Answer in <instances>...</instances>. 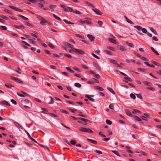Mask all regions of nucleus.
Listing matches in <instances>:
<instances>
[{
    "label": "nucleus",
    "mask_w": 161,
    "mask_h": 161,
    "mask_svg": "<svg viewBox=\"0 0 161 161\" xmlns=\"http://www.w3.org/2000/svg\"><path fill=\"white\" fill-rule=\"evenodd\" d=\"M69 52L72 53H75L77 55L80 54L84 55L85 54V52L82 50L75 48H73L72 49H70L69 51Z\"/></svg>",
    "instance_id": "nucleus-1"
},
{
    "label": "nucleus",
    "mask_w": 161,
    "mask_h": 161,
    "mask_svg": "<svg viewBox=\"0 0 161 161\" xmlns=\"http://www.w3.org/2000/svg\"><path fill=\"white\" fill-rule=\"evenodd\" d=\"M79 130L82 132H87L88 133H93V131L89 128H86L84 127H80L79 129Z\"/></svg>",
    "instance_id": "nucleus-2"
},
{
    "label": "nucleus",
    "mask_w": 161,
    "mask_h": 161,
    "mask_svg": "<svg viewBox=\"0 0 161 161\" xmlns=\"http://www.w3.org/2000/svg\"><path fill=\"white\" fill-rule=\"evenodd\" d=\"M36 16L40 20H41V21L40 22V23L42 25H44V23H47V21L44 18H43V17H42L41 16L38 15H36Z\"/></svg>",
    "instance_id": "nucleus-3"
},
{
    "label": "nucleus",
    "mask_w": 161,
    "mask_h": 161,
    "mask_svg": "<svg viewBox=\"0 0 161 161\" xmlns=\"http://www.w3.org/2000/svg\"><path fill=\"white\" fill-rule=\"evenodd\" d=\"M68 8L69 9V11L70 12H73V13L77 14H81V13L76 10H73V8L71 7H68Z\"/></svg>",
    "instance_id": "nucleus-4"
},
{
    "label": "nucleus",
    "mask_w": 161,
    "mask_h": 161,
    "mask_svg": "<svg viewBox=\"0 0 161 161\" xmlns=\"http://www.w3.org/2000/svg\"><path fill=\"white\" fill-rule=\"evenodd\" d=\"M9 7L16 11L19 12H22L23 11V10L17 7H16L13 6L9 5Z\"/></svg>",
    "instance_id": "nucleus-5"
},
{
    "label": "nucleus",
    "mask_w": 161,
    "mask_h": 161,
    "mask_svg": "<svg viewBox=\"0 0 161 161\" xmlns=\"http://www.w3.org/2000/svg\"><path fill=\"white\" fill-rule=\"evenodd\" d=\"M10 77L12 80H14V81L18 83H23L22 81L20 80L18 78H16L12 76H11Z\"/></svg>",
    "instance_id": "nucleus-6"
},
{
    "label": "nucleus",
    "mask_w": 161,
    "mask_h": 161,
    "mask_svg": "<svg viewBox=\"0 0 161 161\" xmlns=\"http://www.w3.org/2000/svg\"><path fill=\"white\" fill-rule=\"evenodd\" d=\"M92 10L97 15H101L103 14L102 12L96 8L92 9Z\"/></svg>",
    "instance_id": "nucleus-7"
},
{
    "label": "nucleus",
    "mask_w": 161,
    "mask_h": 161,
    "mask_svg": "<svg viewBox=\"0 0 161 161\" xmlns=\"http://www.w3.org/2000/svg\"><path fill=\"white\" fill-rule=\"evenodd\" d=\"M79 22L82 23V24H84L85 23H86L88 25L92 24V23L91 21H88V20H84L83 21L81 20H80L79 21Z\"/></svg>",
    "instance_id": "nucleus-8"
},
{
    "label": "nucleus",
    "mask_w": 161,
    "mask_h": 161,
    "mask_svg": "<svg viewBox=\"0 0 161 161\" xmlns=\"http://www.w3.org/2000/svg\"><path fill=\"white\" fill-rule=\"evenodd\" d=\"M87 36L91 42L93 41L95 39V37L92 35L87 34Z\"/></svg>",
    "instance_id": "nucleus-9"
},
{
    "label": "nucleus",
    "mask_w": 161,
    "mask_h": 161,
    "mask_svg": "<svg viewBox=\"0 0 161 161\" xmlns=\"http://www.w3.org/2000/svg\"><path fill=\"white\" fill-rule=\"evenodd\" d=\"M117 47L119 50L121 51H125L126 50L125 47L121 45H118Z\"/></svg>",
    "instance_id": "nucleus-10"
},
{
    "label": "nucleus",
    "mask_w": 161,
    "mask_h": 161,
    "mask_svg": "<svg viewBox=\"0 0 161 161\" xmlns=\"http://www.w3.org/2000/svg\"><path fill=\"white\" fill-rule=\"evenodd\" d=\"M108 40L110 42H111L114 43L115 44H118V42H117L115 40H114V39L111 38H108Z\"/></svg>",
    "instance_id": "nucleus-11"
},
{
    "label": "nucleus",
    "mask_w": 161,
    "mask_h": 161,
    "mask_svg": "<svg viewBox=\"0 0 161 161\" xmlns=\"http://www.w3.org/2000/svg\"><path fill=\"white\" fill-rule=\"evenodd\" d=\"M14 123L16 127L20 128L21 129H24V128L18 123L16 122H14Z\"/></svg>",
    "instance_id": "nucleus-12"
},
{
    "label": "nucleus",
    "mask_w": 161,
    "mask_h": 161,
    "mask_svg": "<svg viewBox=\"0 0 161 161\" xmlns=\"http://www.w3.org/2000/svg\"><path fill=\"white\" fill-rule=\"evenodd\" d=\"M1 103L2 104L5 105L7 106H9L10 105V104L7 101H1Z\"/></svg>",
    "instance_id": "nucleus-13"
},
{
    "label": "nucleus",
    "mask_w": 161,
    "mask_h": 161,
    "mask_svg": "<svg viewBox=\"0 0 161 161\" xmlns=\"http://www.w3.org/2000/svg\"><path fill=\"white\" fill-rule=\"evenodd\" d=\"M87 141L90 142L94 144H96L97 143V142L96 141L92 139L87 138Z\"/></svg>",
    "instance_id": "nucleus-14"
},
{
    "label": "nucleus",
    "mask_w": 161,
    "mask_h": 161,
    "mask_svg": "<svg viewBox=\"0 0 161 161\" xmlns=\"http://www.w3.org/2000/svg\"><path fill=\"white\" fill-rule=\"evenodd\" d=\"M85 96L86 98H87L90 101L93 102L95 101L94 99L91 98V97H89V95L86 94Z\"/></svg>",
    "instance_id": "nucleus-15"
},
{
    "label": "nucleus",
    "mask_w": 161,
    "mask_h": 161,
    "mask_svg": "<svg viewBox=\"0 0 161 161\" xmlns=\"http://www.w3.org/2000/svg\"><path fill=\"white\" fill-rule=\"evenodd\" d=\"M93 65L94 66H95L96 68L98 70H100L101 68L99 67L98 64H97L95 63V62H93Z\"/></svg>",
    "instance_id": "nucleus-16"
},
{
    "label": "nucleus",
    "mask_w": 161,
    "mask_h": 161,
    "mask_svg": "<svg viewBox=\"0 0 161 161\" xmlns=\"http://www.w3.org/2000/svg\"><path fill=\"white\" fill-rule=\"evenodd\" d=\"M14 27L15 28L17 29H20V28H21L24 29L25 28V27L22 25H20L19 26H18L16 25H14Z\"/></svg>",
    "instance_id": "nucleus-17"
},
{
    "label": "nucleus",
    "mask_w": 161,
    "mask_h": 161,
    "mask_svg": "<svg viewBox=\"0 0 161 161\" xmlns=\"http://www.w3.org/2000/svg\"><path fill=\"white\" fill-rule=\"evenodd\" d=\"M64 44L65 46H68L70 48H73V46L72 45L68 42H65L64 43Z\"/></svg>",
    "instance_id": "nucleus-18"
},
{
    "label": "nucleus",
    "mask_w": 161,
    "mask_h": 161,
    "mask_svg": "<svg viewBox=\"0 0 161 161\" xmlns=\"http://www.w3.org/2000/svg\"><path fill=\"white\" fill-rule=\"evenodd\" d=\"M125 113L127 115L129 116L130 117H132V115L128 109H126L125 110Z\"/></svg>",
    "instance_id": "nucleus-19"
},
{
    "label": "nucleus",
    "mask_w": 161,
    "mask_h": 161,
    "mask_svg": "<svg viewBox=\"0 0 161 161\" xmlns=\"http://www.w3.org/2000/svg\"><path fill=\"white\" fill-rule=\"evenodd\" d=\"M143 83L144 84L147 86H152V84L150 82L147 81H144Z\"/></svg>",
    "instance_id": "nucleus-20"
},
{
    "label": "nucleus",
    "mask_w": 161,
    "mask_h": 161,
    "mask_svg": "<svg viewBox=\"0 0 161 161\" xmlns=\"http://www.w3.org/2000/svg\"><path fill=\"white\" fill-rule=\"evenodd\" d=\"M151 49L152 50L153 52H154L156 55H159V54L158 53V52L156 51L153 47H151Z\"/></svg>",
    "instance_id": "nucleus-21"
},
{
    "label": "nucleus",
    "mask_w": 161,
    "mask_h": 161,
    "mask_svg": "<svg viewBox=\"0 0 161 161\" xmlns=\"http://www.w3.org/2000/svg\"><path fill=\"white\" fill-rule=\"evenodd\" d=\"M112 152L118 156L119 157H121V155L119 154V152L117 151L112 150Z\"/></svg>",
    "instance_id": "nucleus-22"
},
{
    "label": "nucleus",
    "mask_w": 161,
    "mask_h": 161,
    "mask_svg": "<svg viewBox=\"0 0 161 161\" xmlns=\"http://www.w3.org/2000/svg\"><path fill=\"white\" fill-rule=\"evenodd\" d=\"M95 87L96 88V89L98 91H103L104 90V89L103 88L99 86H96Z\"/></svg>",
    "instance_id": "nucleus-23"
},
{
    "label": "nucleus",
    "mask_w": 161,
    "mask_h": 161,
    "mask_svg": "<svg viewBox=\"0 0 161 161\" xmlns=\"http://www.w3.org/2000/svg\"><path fill=\"white\" fill-rule=\"evenodd\" d=\"M49 98L50 99V101L48 102V104H52L54 103V101L53 100V98L51 96H49Z\"/></svg>",
    "instance_id": "nucleus-24"
},
{
    "label": "nucleus",
    "mask_w": 161,
    "mask_h": 161,
    "mask_svg": "<svg viewBox=\"0 0 161 161\" xmlns=\"http://www.w3.org/2000/svg\"><path fill=\"white\" fill-rule=\"evenodd\" d=\"M104 52L106 53L108 55H112V52L110 51L104 50Z\"/></svg>",
    "instance_id": "nucleus-25"
},
{
    "label": "nucleus",
    "mask_w": 161,
    "mask_h": 161,
    "mask_svg": "<svg viewBox=\"0 0 161 161\" xmlns=\"http://www.w3.org/2000/svg\"><path fill=\"white\" fill-rule=\"evenodd\" d=\"M18 16H19V17L21 18H22L23 19H24L25 20H27L29 19L28 18H27L22 15H18Z\"/></svg>",
    "instance_id": "nucleus-26"
},
{
    "label": "nucleus",
    "mask_w": 161,
    "mask_h": 161,
    "mask_svg": "<svg viewBox=\"0 0 161 161\" xmlns=\"http://www.w3.org/2000/svg\"><path fill=\"white\" fill-rule=\"evenodd\" d=\"M0 29L1 30H7V27L5 26L1 25L0 26Z\"/></svg>",
    "instance_id": "nucleus-27"
},
{
    "label": "nucleus",
    "mask_w": 161,
    "mask_h": 161,
    "mask_svg": "<svg viewBox=\"0 0 161 161\" xmlns=\"http://www.w3.org/2000/svg\"><path fill=\"white\" fill-rule=\"evenodd\" d=\"M74 85L75 87L78 88H80L81 86V85L78 83H75Z\"/></svg>",
    "instance_id": "nucleus-28"
},
{
    "label": "nucleus",
    "mask_w": 161,
    "mask_h": 161,
    "mask_svg": "<svg viewBox=\"0 0 161 161\" xmlns=\"http://www.w3.org/2000/svg\"><path fill=\"white\" fill-rule=\"evenodd\" d=\"M93 78L91 80H90L87 81V83L91 85H93L94 84L93 80Z\"/></svg>",
    "instance_id": "nucleus-29"
},
{
    "label": "nucleus",
    "mask_w": 161,
    "mask_h": 161,
    "mask_svg": "<svg viewBox=\"0 0 161 161\" xmlns=\"http://www.w3.org/2000/svg\"><path fill=\"white\" fill-rule=\"evenodd\" d=\"M133 110L134 111H132V113H133L134 114H135V113H138L139 114L141 113V112L140 111H139V110H138L136 109H134Z\"/></svg>",
    "instance_id": "nucleus-30"
},
{
    "label": "nucleus",
    "mask_w": 161,
    "mask_h": 161,
    "mask_svg": "<svg viewBox=\"0 0 161 161\" xmlns=\"http://www.w3.org/2000/svg\"><path fill=\"white\" fill-rule=\"evenodd\" d=\"M134 27L136 28L138 30H141L142 29V27L141 26L139 25L135 26Z\"/></svg>",
    "instance_id": "nucleus-31"
},
{
    "label": "nucleus",
    "mask_w": 161,
    "mask_h": 161,
    "mask_svg": "<svg viewBox=\"0 0 161 161\" xmlns=\"http://www.w3.org/2000/svg\"><path fill=\"white\" fill-rule=\"evenodd\" d=\"M5 86H6L8 88H12V87H14V86H13L12 85H11L9 84H5Z\"/></svg>",
    "instance_id": "nucleus-32"
},
{
    "label": "nucleus",
    "mask_w": 161,
    "mask_h": 161,
    "mask_svg": "<svg viewBox=\"0 0 161 161\" xmlns=\"http://www.w3.org/2000/svg\"><path fill=\"white\" fill-rule=\"evenodd\" d=\"M53 16L56 19L59 20H61V19L59 17L57 16L55 14H53Z\"/></svg>",
    "instance_id": "nucleus-33"
},
{
    "label": "nucleus",
    "mask_w": 161,
    "mask_h": 161,
    "mask_svg": "<svg viewBox=\"0 0 161 161\" xmlns=\"http://www.w3.org/2000/svg\"><path fill=\"white\" fill-rule=\"evenodd\" d=\"M149 29L153 33H154L155 34H156L157 33V32L156 31V30L153 28V27H149Z\"/></svg>",
    "instance_id": "nucleus-34"
},
{
    "label": "nucleus",
    "mask_w": 161,
    "mask_h": 161,
    "mask_svg": "<svg viewBox=\"0 0 161 161\" xmlns=\"http://www.w3.org/2000/svg\"><path fill=\"white\" fill-rule=\"evenodd\" d=\"M48 114L51 117H57L58 116V115H56L53 113H48Z\"/></svg>",
    "instance_id": "nucleus-35"
},
{
    "label": "nucleus",
    "mask_w": 161,
    "mask_h": 161,
    "mask_svg": "<svg viewBox=\"0 0 161 161\" xmlns=\"http://www.w3.org/2000/svg\"><path fill=\"white\" fill-rule=\"evenodd\" d=\"M109 61L111 63L113 64H117V63L116 62V61L112 59H109Z\"/></svg>",
    "instance_id": "nucleus-36"
},
{
    "label": "nucleus",
    "mask_w": 161,
    "mask_h": 161,
    "mask_svg": "<svg viewBox=\"0 0 161 161\" xmlns=\"http://www.w3.org/2000/svg\"><path fill=\"white\" fill-rule=\"evenodd\" d=\"M3 11L4 12H7L9 14H12V11H11L8 10V9H7L6 8H4Z\"/></svg>",
    "instance_id": "nucleus-37"
},
{
    "label": "nucleus",
    "mask_w": 161,
    "mask_h": 161,
    "mask_svg": "<svg viewBox=\"0 0 161 161\" xmlns=\"http://www.w3.org/2000/svg\"><path fill=\"white\" fill-rule=\"evenodd\" d=\"M94 76L97 79H99L100 78V76L97 74H94Z\"/></svg>",
    "instance_id": "nucleus-38"
},
{
    "label": "nucleus",
    "mask_w": 161,
    "mask_h": 161,
    "mask_svg": "<svg viewBox=\"0 0 161 161\" xmlns=\"http://www.w3.org/2000/svg\"><path fill=\"white\" fill-rule=\"evenodd\" d=\"M75 36H77V37H79V38H81V39H84V37L83 36L80 35V34H75Z\"/></svg>",
    "instance_id": "nucleus-39"
},
{
    "label": "nucleus",
    "mask_w": 161,
    "mask_h": 161,
    "mask_svg": "<svg viewBox=\"0 0 161 161\" xmlns=\"http://www.w3.org/2000/svg\"><path fill=\"white\" fill-rule=\"evenodd\" d=\"M106 122L107 124L109 125H111L112 124V121L108 119L106 120Z\"/></svg>",
    "instance_id": "nucleus-40"
},
{
    "label": "nucleus",
    "mask_w": 161,
    "mask_h": 161,
    "mask_svg": "<svg viewBox=\"0 0 161 161\" xmlns=\"http://www.w3.org/2000/svg\"><path fill=\"white\" fill-rule=\"evenodd\" d=\"M48 46L49 47L52 49H54L55 48V47L52 45V44L50 43H49Z\"/></svg>",
    "instance_id": "nucleus-41"
},
{
    "label": "nucleus",
    "mask_w": 161,
    "mask_h": 161,
    "mask_svg": "<svg viewBox=\"0 0 161 161\" xmlns=\"http://www.w3.org/2000/svg\"><path fill=\"white\" fill-rule=\"evenodd\" d=\"M126 43L130 47H133L134 46L133 44L132 43H128L127 42H126Z\"/></svg>",
    "instance_id": "nucleus-42"
},
{
    "label": "nucleus",
    "mask_w": 161,
    "mask_h": 161,
    "mask_svg": "<svg viewBox=\"0 0 161 161\" xmlns=\"http://www.w3.org/2000/svg\"><path fill=\"white\" fill-rule=\"evenodd\" d=\"M134 117L135 118V120L136 121H140L142 120L141 119L137 116H134Z\"/></svg>",
    "instance_id": "nucleus-43"
},
{
    "label": "nucleus",
    "mask_w": 161,
    "mask_h": 161,
    "mask_svg": "<svg viewBox=\"0 0 161 161\" xmlns=\"http://www.w3.org/2000/svg\"><path fill=\"white\" fill-rule=\"evenodd\" d=\"M76 141L75 140H71L70 141V143L71 144L73 145H75L76 144Z\"/></svg>",
    "instance_id": "nucleus-44"
},
{
    "label": "nucleus",
    "mask_w": 161,
    "mask_h": 161,
    "mask_svg": "<svg viewBox=\"0 0 161 161\" xmlns=\"http://www.w3.org/2000/svg\"><path fill=\"white\" fill-rule=\"evenodd\" d=\"M151 62L152 63H153L155 65H157L158 66H159V63H158L157 62H156L154 61H152Z\"/></svg>",
    "instance_id": "nucleus-45"
},
{
    "label": "nucleus",
    "mask_w": 161,
    "mask_h": 161,
    "mask_svg": "<svg viewBox=\"0 0 161 161\" xmlns=\"http://www.w3.org/2000/svg\"><path fill=\"white\" fill-rule=\"evenodd\" d=\"M138 69L141 72H145L146 71V69H145L138 68Z\"/></svg>",
    "instance_id": "nucleus-46"
},
{
    "label": "nucleus",
    "mask_w": 161,
    "mask_h": 161,
    "mask_svg": "<svg viewBox=\"0 0 161 161\" xmlns=\"http://www.w3.org/2000/svg\"><path fill=\"white\" fill-rule=\"evenodd\" d=\"M85 2L89 6H91V7H92L93 8H94V6L91 3H89L88 2H87V1H86Z\"/></svg>",
    "instance_id": "nucleus-47"
},
{
    "label": "nucleus",
    "mask_w": 161,
    "mask_h": 161,
    "mask_svg": "<svg viewBox=\"0 0 161 161\" xmlns=\"http://www.w3.org/2000/svg\"><path fill=\"white\" fill-rule=\"evenodd\" d=\"M22 93H23V94L24 95H25V96H27L29 97H30L31 96L29 95L27 93H26L25 92H23V91H21Z\"/></svg>",
    "instance_id": "nucleus-48"
},
{
    "label": "nucleus",
    "mask_w": 161,
    "mask_h": 161,
    "mask_svg": "<svg viewBox=\"0 0 161 161\" xmlns=\"http://www.w3.org/2000/svg\"><path fill=\"white\" fill-rule=\"evenodd\" d=\"M130 96L131 98H132L134 99H135L136 98V96L133 93H131L130 94Z\"/></svg>",
    "instance_id": "nucleus-49"
},
{
    "label": "nucleus",
    "mask_w": 161,
    "mask_h": 161,
    "mask_svg": "<svg viewBox=\"0 0 161 161\" xmlns=\"http://www.w3.org/2000/svg\"><path fill=\"white\" fill-rule=\"evenodd\" d=\"M92 55L95 58H97V59H100V58L98 56H97L95 54L92 53Z\"/></svg>",
    "instance_id": "nucleus-50"
},
{
    "label": "nucleus",
    "mask_w": 161,
    "mask_h": 161,
    "mask_svg": "<svg viewBox=\"0 0 161 161\" xmlns=\"http://www.w3.org/2000/svg\"><path fill=\"white\" fill-rule=\"evenodd\" d=\"M25 24L26 25L30 26L32 27L33 26V25H32L27 22H26L25 23Z\"/></svg>",
    "instance_id": "nucleus-51"
},
{
    "label": "nucleus",
    "mask_w": 161,
    "mask_h": 161,
    "mask_svg": "<svg viewBox=\"0 0 161 161\" xmlns=\"http://www.w3.org/2000/svg\"><path fill=\"white\" fill-rule=\"evenodd\" d=\"M61 111L62 113H64L67 114H69V113L68 112H67L66 110H65L61 109Z\"/></svg>",
    "instance_id": "nucleus-52"
},
{
    "label": "nucleus",
    "mask_w": 161,
    "mask_h": 161,
    "mask_svg": "<svg viewBox=\"0 0 161 161\" xmlns=\"http://www.w3.org/2000/svg\"><path fill=\"white\" fill-rule=\"evenodd\" d=\"M141 30H142V32L144 33H147V31L145 28H142Z\"/></svg>",
    "instance_id": "nucleus-53"
},
{
    "label": "nucleus",
    "mask_w": 161,
    "mask_h": 161,
    "mask_svg": "<svg viewBox=\"0 0 161 161\" xmlns=\"http://www.w3.org/2000/svg\"><path fill=\"white\" fill-rule=\"evenodd\" d=\"M137 97L141 99H142V97L141 95L140 94H136Z\"/></svg>",
    "instance_id": "nucleus-54"
},
{
    "label": "nucleus",
    "mask_w": 161,
    "mask_h": 161,
    "mask_svg": "<svg viewBox=\"0 0 161 161\" xmlns=\"http://www.w3.org/2000/svg\"><path fill=\"white\" fill-rule=\"evenodd\" d=\"M11 102L14 105H16L17 104L16 102L14 100V99H12L11 100Z\"/></svg>",
    "instance_id": "nucleus-55"
},
{
    "label": "nucleus",
    "mask_w": 161,
    "mask_h": 161,
    "mask_svg": "<svg viewBox=\"0 0 161 161\" xmlns=\"http://www.w3.org/2000/svg\"><path fill=\"white\" fill-rule=\"evenodd\" d=\"M97 22L100 26H102L103 24V22L100 20H98Z\"/></svg>",
    "instance_id": "nucleus-56"
},
{
    "label": "nucleus",
    "mask_w": 161,
    "mask_h": 161,
    "mask_svg": "<svg viewBox=\"0 0 161 161\" xmlns=\"http://www.w3.org/2000/svg\"><path fill=\"white\" fill-rule=\"evenodd\" d=\"M64 56L70 58H72V56L69 54H64Z\"/></svg>",
    "instance_id": "nucleus-57"
},
{
    "label": "nucleus",
    "mask_w": 161,
    "mask_h": 161,
    "mask_svg": "<svg viewBox=\"0 0 161 161\" xmlns=\"http://www.w3.org/2000/svg\"><path fill=\"white\" fill-rule=\"evenodd\" d=\"M124 79L125 80H127L130 81H132V79L131 78H130V77H125Z\"/></svg>",
    "instance_id": "nucleus-58"
},
{
    "label": "nucleus",
    "mask_w": 161,
    "mask_h": 161,
    "mask_svg": "<svg viewBox=\"0 0 161 161\" xmlns=\"http://www.w3.org/2000/svg\"><path fill=\"white\" fill-rule=\"evenodd\" d=\"M73 69L75 70H76L78 72H80L81 71L77 67H74L73 68Z\"/></svg>",
    "instance_id": "nucleus-59"
},
{
    "label": "nucleus",
    "mask_w": 161,
    "mask_h": 161,
    "mask_svg": "<svg viewBox=\"0 0 161 161\" xmlns=\"http://www.w3.org/2000/svg\"><path fill=\"white\" fill-rule=\"evenodd\" d=\"M96 153H97L99 154H102V151H100V150H95V151Z\"/></svg>",
    "instance_id": "nucleus-60"
},
{
    "label": "nucleus",
    "mask_w": 161,
    "mask_h": 161,
    "mask_svg": "<svg viewBox=\"0 0 161 161\" xmlns=\"http://www.w3.org/2000/svg\"><path fill=\"white\" fill-rule=\"evenodd\" d=\"M56 6L55 5H51L49 6V8L52 9L54 8H55L56 7Z\"/></svg>",
    "instance_id": "nucleus-61"
},
{
    "label": "nucleus",
    "mask_w": 161,
    "mask_h": 161,
    "mask_svg": "<svg viewBox=\"0 0 161 161\" xmlns=\"http://www.w3.org/2000/svg\"><path fill=\"white\" fill-rule=\"evenodd\" d=\"M69 110L72 113H75V111H77V110L75 109H73L70 108L69 109Z\"/></svg>",
    "instance_id": "nucleus-62"
},
{
    "label": "nucleus",
    "mask_w": 161,
    "mask_h": 161,
    "mask_svg": "<svg viewBox=\"0 0 161 161\" xmlns=\"http://www.w3.org/2000/svg\"><path fill=\"white\" fill-rule=\"evenodd\" d=\"M107 48L108 49H109L110 50H112L113 51H115V49H114V48L112 47H107Z\"/></svg>",
    "instance_id": "nucleus-63"
},
{
    "label": "nucleus",
    "mask_w": 161,
    "mask_h": 161,
    "mask_svg": "<svg viewBox=\"0 0 161 161\" xmlns=\"http://www.w3.org/2000/svg\"><path fill=\"white\" fill-rule=\"evenodd\" d=\"M140 58L144 61H148V60L145 57H144L142 56Z\"/></svg>",
    "instance_id": "nucleus-64"
}]
</instances>
